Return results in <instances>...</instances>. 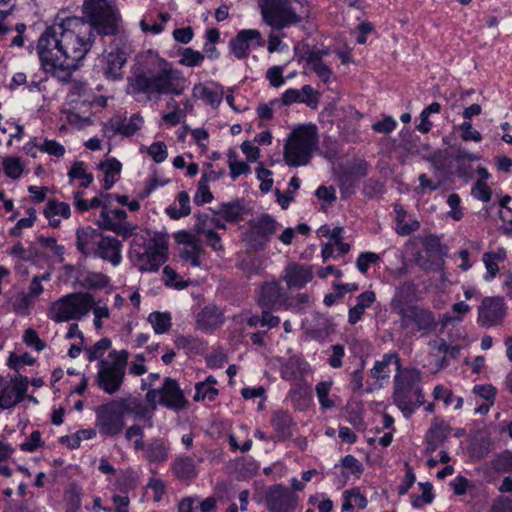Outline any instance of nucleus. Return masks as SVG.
Segmentation results:
<instances>
[{
  "mask_svg": "<svg viewBox=\"0 0 512 512\" xmlns=\"http://www.w3.org/2000/svg\"><path fill=\"white\" fill-rule=\"evenodd\" d=\"M129 353L126 350H113L106 359L99 362L96 377L101 390L109 395L118 392L123 384Z\"/></svg>",
  "mask_w": 512,
  "mask_h": 512,
  "instance_id": "obj_8",
  "label": "nucleus"
},
{
  "mask_svg": "<svg viewBox=\"0 0 512 512\" xmlns=\"http://www.w3.org/2000/svg\"><path fill=\"white\" fill-rule=\"evenodd\" d=\"M26 387L20 384H13L2 377L0 385V408L8 409L22 401Z\"/></svg>",
  "mask_w": 512,
  "mask_h": 512,
  "instance_id": "obj_23",
  "label": "nucleus"
},
{
  "mask_svg": "<svg viewBox=\"0 0 512 512\" xmlns=\"http://www.w3.org/2000/svg\"><path fill=\"white\" fill-rule=\"evenodd\" d=\"M167 247L154 243L138 255V266L141 271H156L166 260Z\"/></svg>",
  "mask_w": 512,
  "mask_h": 512,
  "instance_id": "obj_19",
  "label": "nucleus"
},
{
  "mask_svg": "<svg viewBox=\"0 0 512 512\" xmlns=\"http://www.w3.org/2000/svg\"><path fill=\"white\" fill-rule=\"evenodd\" d=\"M359 181L348 171L340 176V189L342 194L349 196L354 192V188Z\"/></svg>",
  "mask_w": 512,
  "mask_h": 512,
  "instance_id": "obj_62",
  "label": "nucleus"
},
{
  "mask_svg": "<svg viewBox=\"0 0 512 512\" xmlns=\"http://www.w3.org/2000/svg\"><path fill=\"white\" fill-rule=\"evenodd\" d=\"M163 274L165 277V284L167 286L174 287L176 289H184L187 287V282L182 281V280L177 281V279L179 278V275L170 266L164 267Z\"/></svg>",
  "mask_w": 512,
  "mask_h": 512,
  "instance_id": "obj_60",
  "label": "nucleus"
},
{
  "mask_svg": "<svg viewBox=\"0 0 512 512\" xmlns=\"http://www.w3.org/2000/svg\"><path fill=\"white\" fill-rule=\"evenodd\" d=\"M259 6L265 23L275 29H283L301 20L289 0H259Z\"/></svg>",
  "mask_w": 512,
  "mask_h": 512,
  "instance_id": "obj_12",
  "label": "nucleus"
},
{
  "mask_svg": "<svg viewBox=\"0 0 512 512\" xmlns=\"http://www.w3.org/2000/svg\"><path fill=\"white\" fill-rule=\"evenodd\" d=\"M379 260L380 256L374 252L361 253L356 260V266L361 273L365 274L369 266Z\"/></svg>",
  "mask_w": 512,
  "mask_h": 512,
  "instance_id": "obj_56",
  "label": "nucleus"
},
{
  "mask_svg": "<svg viewBox=\"0 0 512 512\" xmlns=\"http://www.w3.org/2000/svg\"><path fill=\"white\" fill-rule=\"evenodd\" d=\"M419 485L422 490V495L412 496V505L416 508L421 507L424 503H431L434 498L432 493V485L430 483H420Z\"/></svg>",
  "mask_w": 512,
  "mask_h": 512,
  "instance_id": "obj_53",
  "label": "nucleus"
},
{
  "mask_svg": "<svg viewBox=\"0 0 512 512\" xmlns=\"http://www.w3.org/2000/svg\"><path fill=\"white\" fill-rule=\"evenodd\" d=\"M218 395V389L207 383H196L194 401H214Z\"/></svg>",
  "mask_w": 512,
  "mask_h": 512,
  "instance_id": "obj_46",
  "label": "nucleus"
},
{
  "mask_svg": "<svg viewBox=\"0 0 512 512\" xmlns=\"http://www.w3.org/2000/svg\"><path fill=\"white\" fill-rule=\"evenodd\" d=\"M95 427L105 437L119 435L125 428V412L119 399L98 406Z\"/></svg>",
  "mask_w": 512,
  "mask_h": 512,
  "instance_id": "obj_10",
  "label": "nucleus"
},
{
  "mask_svg": "<svg viewBox=\"0 0 512 512\" xmlns=\"http://www.w3.org/2000/svg\"><path fill=\"white\" fill-rule=\"evenodd\" d=\"M132 52V44L127 34L112 38L103 53L104 76L110 80L121 79L122 69Z\"/></svg>",
  "mask_w": 512,
  "mask_h": 512,
  "instance_id": "obj_9",
  "label": "nucleus"
},
{
  "mask_svg": "<svg viewBox=\"0 0 512 512\" xmlns=\"http://www.w3.org/2000/svg\"><path fill=\"white\" fill-rule=\"evenodd\" d=\"M281 278L289 289H301L312 280L313 271L309 266L291 263L285 268Z\"/></svg>",
  "mask_w": 512,
  "mask_h": 512,
  "instance_id": "obj_20",
  "label": "nucleus"
},
{
  "mask_svg": "<svg viewBox=\"0 0 512 512\" xmlns=\"http://www.w3.org/2000/svg\"><path fill=\"white\" fill-rule=\"evenodd\" d=\"M304 364L297 358H290L282 367L281 375L286 380H295L298 377L299 369Z\"/></svg>",
  "mask_w": 512,
  "mask_h": 512,
  "instance_id": "obj_50",
  "label": "nucleus"
},
{
  "mask_svg": "<svg viewBox=\"0 0 512 512\" xmlns=\"http://www.w3.org/2000/svg\"><path fill=\"white\" fill-rule=\"evenodd\" d=\"M411 290L412 285L409 283L399 286L391 300V309L400 316L402 329L411 333L416 331L429 332L436 327L435 317L429 310L408 304L407 295Z\"/></svg>",
  "mask_w": 512,
  "mask_h": 512,
  "instance_id": "obj_5",
  "label": "nucleus"
},
{
  "mask_svg": "<svg viewBox=\"0 0 512 512\" xmlns=\"http://www.w3.org/2000/svg\"><path fill=\"white\" fill-rule=\"evenodd\" d=\"M471 310V307L466 304L465 302H457L453 304L452 306V312L455 314V316H451L449 314L444 315L443 317V323L447 324L452 321H461L463 319V316L468 313Z\"/></svg>",
  "mask_w": 512,
  "mask_h": 512,
  "instance_id": "obj_54",
  "label": "nucleus"
},
{
  "mask_svg": "<svg viewBox=\"0 0 512 512\" xmlns=\"http://www.w3.org/2000/svg\"><path fill=\"white\" fill-rule=\"evenodd\" d=\"M145 399L153 410L156 409L158 404L172 410H182L188 405L178 382L170 377L164 379L161 388L149 389Z\"/></svg>",
  "mask_w": 512,
  "mask_h": 512,
  "instance_id": "obj_11",
  "label": "nucleus"
},
{
  "mask_svg": "<svg viewBox=\"0 0 512 512\" xmlns=\"http://www.w3.org/2000/svg\"><path fill=\"white\" fill-rule=\"evenodd\" d=\"M490 512H512V496H500L497 498L493 502Z\"/></svg>",
  "mask_w": 512,
  "mask_h": 512,
  "instance_id": "obj_64",
  "label": "nucleus"
},
{
  "mask_svg": "<svg viewBox=\"0 0 512 512\" xmlns=\"http://www.w3.org/2000/svg\"><path fill=\"white\" fill-rule=\"evenodd\" d=\"M450 431L451 428L447 423L435 419L425 436L426 453L434 452L447 439Z\"/></svg>",
  "mask_w": 512,
  "mask_h": 512,
  "instance_id": "obj_24",
  "label": "nucleus"
},
{
  "mask_svg": "<svg viewBox=\"0 0 512 512\" xmlns=\"http://www.w3.org/2000/svg\"><path fill=\"white\" fill-rule=\"evenodd\" d=\"M491 467L497 472H512V451L505 450L496 455Z\"/></svg>",
  "mask_w": 512,
  "mask_h": 512,
  "instance_id": "obj_42",
  "label": "nucleus"
},
{
  "mask_svg": "<svg viewBox=\"0 0 512 512\" xmlns=\"http://www.w3.org/2000/svg\"><path fill=\"white\" fill-rule=\"evenodd\" d=\"M375 301L376 294L372 290H367L359 294L356 298V305L351 307L348 311V322L354 325L360 321L365 310L371 307Z\"/></svg>",
  "mask_w": 512,
  "mask_h": 512,
  "instance_id": "obj_29",
  "label": "nucleus"
},
{
  "mask_svg": "<svg viewBox=\"0 0 512 512\" xmlns=\"http://www.w3.org/2000/svg\"><path fill=\"white\" fill-rule=\"evenodd\" d=\"M147 152L156 163H161L165 161L168 156L167 146L162 141L152 143L149 146Z\"/></svg>",
  "mask_w": 512,
  "mask_h": 512,
  "instance_id": "obj_57",
  "label": "nucleus"
},
{
  "mask_svg": "<svg viewBox=\"0 0 512 512\" xmlns=\"http://www.w3.org/2000/svg\"><path fill=\"white\" fill-rule=\"evenodd\" d=\"M166 213L174 220L188 216L191 213L188 193L186 191L179 192L176 202L166 209Z\"/></svg>",
  "mask_w": 512,
  "mask_h": 512,
  "instance_id": "obj_33",
  "label": "nucleus"
},
{
  "mask_svg": "<svg viewBox=\"0 0 512 512\" xmlns=\"http://www.w3.org/2000/svg\"><path fill=\"white\" fill-rule=\"evenodd\" d=\"M263 46L264 39L261 33L255 29H247L240 31L231 41V49L234 55L239 58L248 56L251 46Z\"/></svg>",
  "mask_w": 512,
  "mask_h": 512,
  "instance_id": "obj_17",
  "label": "nucleus"
},
{
  "mask_svg": "<svg viewBox=\"0 0 512 512\" xmlns=\"http://www.w3.org/2000/svg\"><path fill=\"white\" fill-rule=\"evenodd\" d=\"M35 146L41 151L48 153L55 157H62L65 153V148L55 140H44L41 144H35Z\"/></svg>",
  "mask_w": 512,
  "mask_h": 512,
  "instance_id": "obj_51",
  "label": "nucleus"
},
{
  "mask_svg": "<svg viewBox=\"0 0 512 512\" xmlns=\"http://www.w3.org/2000/svg\"><path fill=\"white\" fill-rule=\"evenodd\" d=\"M505 316V305L499 297H487L478 307V323L486 328L500 324Z\"/></svg>",
  "mask_w": 512,
  "mask_h": 512,
  "instance_id": "obj_15",
  "label": "nucleus"
},
{
  "mask_svg": "<svg viewBox=\"0 0 512 512\" xmlns=\"http://www.w3.org/2000/svg\"><path fill=\"white\" fill-rule=\"evenodd\" d=\"M121 163L111 158L100 164V169L104 172V188L109 190L116 182L117 176L121 172Z\"/></svg>",
  "mask_w": 512,
  "mask_h": 512,
  "instance_id": "obj_34",
  "label": "nucleus"
},
{
  "mask_svg": "<svg viewBox=\"0 0 512 512\" xmlns=\"http://www.w3.org/2000/svg\"><path fill=\"white\" fill-rule=\"evenodd\" d=\"M109 282V277L101 272H87L82 278V285L87 289H101Z\"/></svg>",
  "mask_w": 512,
  "mask_h": 512,
  "instance_id": "obj_37",
  "label": "nucleus"
},
{
  "mask_svg": "<svg viewBox=\"0 0 512 512\" xmlns=\"http://www.w3.org/2000/svg\"><path fill=\"white\" fill-rule=\"evenodd\" d=\"M172 471L174 475L182 481L191 480L197 475L194 460L187 456L177 458L172 464Z\"/></svg>",
  "mask_w": 512,
  "mask_h": 512,
  "instance_id": "obj_32",
  "label": "nucleus"
},
{
  "mask_svg": "<svg viewBox=\"0 0 512 512\" xmlns=\"http://www.w3.org/2000/svg\"><path fill=\"white\" fill-rule=\"evenodd\" d=\"M83 17L90 31L100 37L124 35L121 32L122 16L118 7L110 0H84Z\"/></svg>",
  "mask_w": 512,
  "mask_h": 512,
  "instance_id": "obj_3",
  "label": "nucleus"
},
{
  "mask_svg": "<svg viewBox=\"0 0 512 512\" xmlns=\"http://www.w3.org/2000/svg\"><path fill=\"white\" fill-rule=\"evenodd\" d=\"M392 363L396 365V373L399 372V370H403L398 354L395 352L386 353L382 356L381 360L375 362L373 368L370 370L371 376L377 381L388 379L390 375V365Z\"/></svg>",
  "mask_w": 512,
  "mask_h": 512,
  "instance_id": "obj_26",
  "label": "nucleus"
},
{
  "mask_svg": "<svg viewBox=\"0 0 512 512\" xmlns=\"http://www.w3.org/2000/svg\"><path fill=\"white\" fill-rule=\"evenodd\" d=\"M460 197L456 193H452L447 198V204L451 208V210L448 212V215L456 221H459L463 217V212L460 207Z\"/></svg>",
  "mask_w": 512,
  "mask_h": 512,
  "instance_id": "obj_61",
  "label": "nucleus"
},
{
  "mask_svg": "<svg viewBox=\"0 0 512 512\" xmlns=\"http://www.w3.org/2000/svg\"><path fill=\"white\" fill-rule=\"evenodd\" d=\"M178 72L157 53L148 50L136 57L127 77V93L132 96L143 94L147 99H159L163 94H180L177 87Z\"/></svg>",
  "mask_w": 512,
  "mask_h": 512,
  "instance_id": "obj_2",
  "label": "nucleus"
},
{
  "mask_svg": "<svg viewBox=\"0 0 512 512\" xmlns=\"http://www.w3.org/2000/svg\"><path fill=\"white\" fill-rule=\"evenodd\" d=\"M223 322L221 310L215 305L205 306L197 315L196 323L201 330H213Z\"/></svg>",
  "mask_w": 512,
  "mask_h": 512,
  "instance_id": "obj_27",
  "label": "nucleus"
},
{
  "mask_svg": "<svg viewBox=\"0 0 512 512\" xmlns=\"http://www.w3.org/2000/svg\"><path fill=\"white\" fill-rule=\"evenodd\" d=\"M38 243L41 247L47 249L51 256L62 257L64 254V247L57 244V241L53 237L39 236L37 238Z\"/></svg>",
  "mask_w": 512,
  "mask_h": 512,
  "instance_id": "obj_52",
  "label": "nucleus"
},
{
  "mask_svg": "<svg viewBox=\"0 0 512 512\" xmlns=\"http://www.w3.org/2000/svg\"><path fill=\"white\" fill-rule=\"evenodd\" d=\"M397 122L391 116H385L381 121L372 125L373 131L377 133L389 134L396 128Z\"/></svg>",
  "mask_w": 512,
  "mask_h": 512,
  "instance_id": "obj_63",
  "label": "nucleus"
},
{
  "mask_svg": "<svg viewBox=\"0 0 512 512\" xmlns=\"http://www.w3.org/2000/svg\"><path fill=\"white\" fill-rule=\"evenodd\" d=\"M318 131L314 124L300 125L284 144L283 160L290 167L307 165L318 149Z\"/></svg>",
  "mask_w": 512,
  "mask_h": 512,
  "instance_id": "obj_6",
  "label": "nucleus"
},
{
  "mask_svg": "<svg viewBox=\"0 0 512 512\" xmlns=\"http://www.w3.org/2000/svg\"><path fill=\"white\" fill-rule=\"evenodd\" d=\"M23 341L36 351H42L46 347L45 342L39 338L37 332L32 328H28L24 331Z\"/></svg>",
  "mask_w": 512,
  "mask_h": 512,
  "instance_id": "obj_55",
  "label": "nucleus"
},
{
  "mask_svg": "<svg viewBox=\"0 0 512 512\" xmlns=\"http://www.w3.org/2000/svg\"><path fill=\"white\" fill-rule=\"evenodd\" d=\"M194 94L205 100L208 104H210L213 107H217L222 102L223 98V91L220 87V90H213L203 84H197L194 87Z\"/></svg>",
  "mask_w": 512,
  "mask_h": 512,
  "instance_id": "obj_36",
  "label": "nucleus"
},
{
  "mask_svg": "<svg viewBox=\"0 0 512 512\" xmlns=\"http://www.w3.org/2000/svg\"><path fill=\"white\" fill-rule=\"evenodd\" d=\"M120 401L122 403L125 415L134 414L136 419L148 418L149 426L152 425L151 416H148V408L144 404L133 398H120Z\"/></svg>",
  "mask_w": 512,
  "mask_h": 512,
  "instance_id": "obj_35",
  "label": "nucleus"
},
{
  "mask_svg": "<svg viewBox=\"0 0 512 512\" xmlns=\"http://www.w3.org/2000/svg\"><path fill=\"white\" fill-rule=\"evenodd\" d=\"M459 130L461 131V139L463 141H474L480 142L482 140V135L479 131L475 130L472 127L471 122L465 121L459 126Z\"/></svg>",
  "mask_w": 512,
  "mask_h": 512,
  "instance_id": "obj_59",
  "label": "nucleus"
},
{
  "mask_svg": "<svg viewBox=\"0 0 512 512\" xmlns=\"http://www.w3.org/2000/svg\"><path fill=\"white\" fill-rule=\"evenodd\" d=\"M103 233L91 227H80L76 230V248L85 257L93 255Z\"/></svg>",
  "mask_w": 512,
  "mask_h": 512,
  "instance_id": "obj_22",
  "label": "nucleus"
},
{
  "mask_svg": "<svg viewBox=\"0 0 512 512\" xmlns=\"http://www.w3.org/2000/svg\"><path fill=\"white\" fill-rule=\"evenodd\" d=\"M265 501L270 512H295L299 497L288 487L276 484L267 490Z\"/></svg>",
  "mask_w": 512,
  "mask_h": 512,
  "instance_id": "obj_14",
  "label": "nucleus"
},
{
  "mask_svg": "<svg viewBox=\"0 0 512 512\" xmlns=\"http://www.w3.org/2000/svg\"><path fill=\"white\" fill-rule=\"evenodd\" d=\"M122 243L115 237L102 235L93 255L110 262L114 267L122 261Z\"/></svg>",
  "mask_w": 512,
  "mask_h": 512,
  "instance_id": "obj_18",
  "label": "nucleus"
},
{
  "mask_svg": "<svg viewBox=\"0 0 512 512\" xmlns=\"http://www.w3.org/2000/svg\"><path fill=\"white\" fill-rule=\"evenodd\" d=\"M180 56L179 63L188 67L199 66L204 60V54L192 48H184L180 52Z\"/></svg>",
  "mask_w": 512,
  "mask_h": 512,
  "instance_id": "obj_44",
  "label": "nucleus"
},
{
  "mask_svg": "<svg viewBox=\"0 0 512 512\" xmlns=\"http://www.w3.org/2000/svg\"><path fill=\"white\" fill-rule=\"evenodd\" d=\"M95 34L80 17H67L47 27L38 39L43 68L62 81L71 77L91 50Z\"/></svg>",
  "mask_w": 512,
  "mask_h": 512,
  "instance_id": "obj_1",
  "label": "nucleus"
},
{
  "mask_svg": "<svg viewBox=\"0 0 512 512\" xmlns=\"http://www.w3.org/2000/svg\"><path fill=\"white\" fill-rule=\"evenodd\" d=\"M229 157V168L231 170V177L233 179L237 178L238 176L248 172L250 170V167L245 162H239L236 160V153L230 152L228 154Z\"/></svg>",
  "mask_w": 512,
  "mask_h": 512,
  "instance_id": "obj_58",
  "label": "nucleus"
},
{
  "mask_svg": "<svg viewBox=\"0 0 512 512\" xmlns=\"http://www.w3.org/2000/svg\"><path fill=\"white\" fill-rule=\"evenodd\" d=\"M68 176L71 180H81L80 186L87 188L93 182V175L86 172L85 164L81 161L73 163L71 169L68 172Z\"/></svg>",
  "mask_w": 512,
  "mask_h": 512,
  "instance_id": "obj_38",
  "label": "nucleus"
},
{
  "mask_svg": "<svg viewBox=\"0 0 512 512\" xmlns=\"http://www.w3.org/2000/svg\"><path fill=\"white\" fill-rule=\"evenodd\" d=\"M280 226L272 216L263 214L250 222L245 240L253 250H263Z\"/></svg>",
  "mask_w": 512,
  "mask_h": 512,
  "instance_id": "obj_13",
  "label": "nucleus"
},
{
  "mask_svg": "<svg viewBox=\"0 0 512 512\" xmlns=\"http://www.w3.org/2000/svg\"><path fill=\"white\" fill-rule=\"evenodd\" d=\"M288 301V296L278 281L264 282L258 293V304L262 308L280 309Z\"/></svg>",
  "mask_w": 512,
  "mask_h": 512,
  "instance_id": "obj_16",
  "label": "nucleus"
},
{
  "mask_svg": "<svg viewBox=\"0 0 512 512\" xmlns=\"http://www.w3.org/2000/svg\"><path fill=\"white\" fill-rule=\"evenodd\" d=\"M204 254V249L202 247V243H196V245H191L188 247H183L180 250V257L185 260L189 261L193 266H200L201 256Z\"/></svg>",
  "mask_w": 512,
  "mask_h": 512,
  "instance_id": "obj_39",
  "label": "nucleus"
},
{
  "mask_svg": "<svg viewBox=\"0 0 512 512\" xmlns=\"http://www.w3.org/2000/svg\"><path fill=\"white\" fill-rule=\"evenodd\" d=\"M99 226L105 230L112 231L117 235L122 236L124 239L130 237L135 228L130 223H117L106 208L101 211Z\"/></svg>",
  "mask_w": 512,
  "mask_h": 512,
  "instance_id": "obj_31",
  "label": "nucleus"
},
{
  "mask_svg": "<svg viewBox=\"0 0 512 512\" xmlns=\"http://www.w3.org/2000/svg\"><path fill=\"white\" fill-rule=\"evenodd\" d=\"M329 49L308 50L305 52V59L308 67L324 82L328 83L332 77V70L324 61L329 55Z\"/></svg>",
  "mask_w": 512,
  "mask_h": 512,
  "instance_id": "obj_21",
  "label": "nucleus"
},
{
  "mask_svg": "<svg viewBox=\"0 0 512 512\" xmlns=\"http://www.w3.org/2000/svg\"><path fill=\"white\" fill-rule=\"evenodd\" d=\"M3 169L7 177L12 179H18L22 172L23 166L19 158H5L3 160Z\"/></svg>",
  "mask_w": 512,
  "mask_h": 512,
  "instance_id": "obj_49",
  "label": "nucleus"
},
{
  "mask_svg": "<svg viewBox=\"0 0 512 512\" xmlns=\"http://www.w3.org/2000/svg\"><path fill=\"white\" fill-rule=\"evenodd\" d=\"M95 304L89 293H69L50 304L47 315L49 319L61 323L84 319Z\"/></svg>",
  "mask_w": 512,
  "mask_h": 512,
  "instance_id": "obj_7",
  "label": "nucleus"
},
{
  "mask_svg": "<svg viewBox=\"0 0 512 512\" xmlns=\"http://www.w3.org/2000/svg\"><path fill=\"white\" fill-rule=\"evenodd\" d=\"M111 347V340L108 338H102L97 341L93 346L85 349L87 358L90 362L100 359L105 351Z\"/></svg>",
  "mask_w": 512,
  "mask_h": 512,
  "instance_id": "obj_45",
  "label": "nucleus"
},
{
  "mask_svg": "<svg viewBox=\"0 0 512 512\" xmlns=\"http://www.w3.org/2000/svg\"><path fill=\"white\" fill-rule=\"evenodd\" d=\"M332 387V382L322 381L316 385L315 391L319 403L323 409H329L334 406V402L329 399L328 395Z\"/></svg>",
  "mask_w": 512,
  "mask_h": 512,
  "instance_id": "obj_47",
  "label": "nucleus"
},
{
  "mask_svg": "<svg viewBox=\"0 0 512 512\" xmlns=\"http://www.w3.org/2000/svg\"><path fill=\"white\" fill-rule=\"evenodd\" d=\"M142 124L143 118L139 114H133L128 120L120 117L111 119L107 131L130 137L141 128Z\"/></svg>",
  "mask_w": 512,
  "mask_h": 512,
  "instance_id": "obj_25",
  "label": "nucleus"
},
{
  "mask_svg": "<svg viewBox=\"0 0 512 512\" xmlns=\"http://www.w3.org/2000/svg\"><path fill=\"white\" fill-rule=\"evenodd\" d=\"M271 425L276 431L279 440H286L292 436L293 420L287 411H275L271 417Z\"/></svg>",
  "mask_w": 512,
  "mask_h": 512,
  "instance_id": "obj_30",
  "label": "nucleus"
},
{
  "mask_svg": "<svg viewBox=\"0 0 512 512\" xmlns=\"http://www.w3.org/2000/svg\"><path fill=\"white\" fill-rule=\"evenodd\" d=\"M148 321L157 334L165 333L171 327V317L167 313L153 312L149 315Z\"/></svg>",
  "mask_w": 512,
  "mask_h": 512,
  "instance_id": "obj_40",
  "label": "nucleus"
},
{
  "mask_svg": "<svg viewBox=\"0 0 512 512\" xmlns=\"http://www.w3.org/2000/svg\"><path fill=\"white\" fill-rule=\"evenodd\" d=\"M149 463H163L168 459V446L160 438H154L140 449Z\"/></svg>",
  "mask_w": 512,
  "mask_h": 512,
  "instance_id": "obj_28",
  "label": "nucleus"
},
{
  "mask_svg": "<svg viewBox=\"0 0 512 512\" xmlns=\"http://www.w3.org/2000/svg\"><path fill=\"white\" fill-rule=\"evenodd\" d=\"M421 380L422 373L415 368H403L394 376L393 402L405 418H409L424 404Z\"/></svg>",
  "mask_w": 512,
  "mask_h": 512,
  "instance_id": "obj_4",
  "label": "nucleus"
},
{
  "mask_svg": "<svg viewBox=\"0 0 512 512\" xmlns=\"http://www.w3.org/2000/svg\"><path fill=\"white\" fill-rule=\"evenodd\" d=\"M226 221L232 222L241 218L242 209L237 203H223L216 212Z\"/></svg>",
  "mask_w": 512,
  "mask_h": 512,
  "instance_id": "obj_43",
  "label": "nucleus"
},
{
  "mask_svg": "<svg viewBox=\"0 0 512 512\" xmlns=\"http://www.w3.org/2000/svg\"><path fill=\"white\" fill-rule=\"evenodd\" d=\"M143 438L144 430L138 424L129 426L125 431V439L127 441L134 440L133 447L135 451H140V449L143 448V445L145 444Z\"/></svg>",
  "mask_w": 512,
  "mask_h": 512,
  "instance_id": "obj_48",
  "label": "nucleus"
},
{
  "mask_svg": "<svg viewBox=\"0 0 512 512\" xmlns=\"http://www.w3.org/2000/svg\"><path fill=\"white\" fill-rule=\"evenodd\" d=\"M70 212L69 204L57 200H50L44 209L45 217L61 216L63 218H69Z\"/></svg>",
  "mask_w": 512,
  "mask_h": 512,
  "instance_id": "obj_41",
  "label": "nucleus"
}]
</instances>
